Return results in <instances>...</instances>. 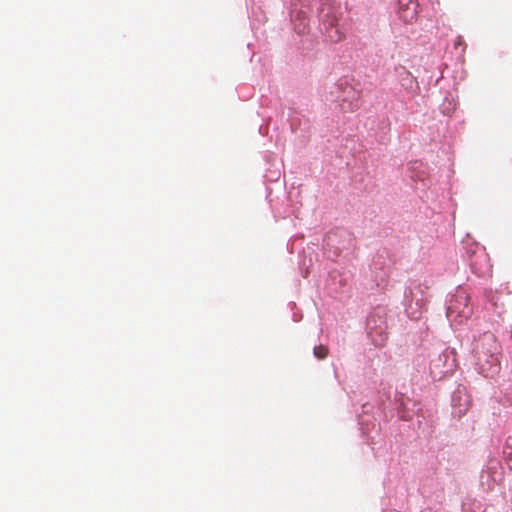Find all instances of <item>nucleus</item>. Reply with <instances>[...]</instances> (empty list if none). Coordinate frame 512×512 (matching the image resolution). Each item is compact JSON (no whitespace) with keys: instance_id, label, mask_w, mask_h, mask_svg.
Instances as JSON below:
<instances>
[{"instance_id":"20e7f679","label":"nucleus","mask_w":512,"mask_h":512,"mask_svg":"<svg viewBox=\"0 0 512 512\" xmlns=\"http://www.w3.org/2000/svg\"><path fill=\"white\" fill-rule=\"evenodd\" d=\"M328 348L324 345H319L314 348V355L316 358L322 360L327 357L328 355Z\"/></svg>"},{"instance_id":"f257e3e1","label":"nucleus","mask_w":512,"mask_h":512,"mask_svg":"<svg viewBox=\"0 0 512 512\" xmlns=\"http://www.w3.org/2000/svg\"><path fill=\"white\" fill-rule=\"evenodd\" d=\"M475 352L476 365L481 374L492 378L500 372L501 346L493 334H483L478 341Z\"/></svg>"},{"instance_id":"7ed1b4c3","label":"nucleus","mask_w":512,"mask_h":512,"mask_svg":"<svg viewBox=\"0 0 512 512\" xmlns=\"http://www.w3.org/2000/svg\"><path fill=\"white\" fill-rule=\"evenodd\" d=\"M327 35L332 42H339L344 38V34L338 28L337 25L331 24L329 28L326 29Z\"/></svg>"},{"instance_id":"39448f33","label":"nucleus","mask_w":512,"mask_h":512,"mask_svg":"<svg viewBox=\"0 0 512 512\" xmlns=\"http://www.w3.org/2000/svg\"><path fill=\"white\" fill-rule=\"evenodd\" d=\"M430 297H431V295H427V296H425V298H423V299H421V300H422V302H423L424 304H426V303L429 301V298H430Z\"/></svg>"},{"instance_id":"f03ea898","label":"nucleus","mask_w":512,"mask_h":512,"mask_svg":"<svg viewBox=\"0 0 512 512\" xmlns=\"http://www.w3.org/2000/svg\"><path fill=\"white\" fill-rule=\"evenodd\" d=\"M400 17L408 23L416 19V2L412 0H399Z\"/></svg>"}]
</instances>
